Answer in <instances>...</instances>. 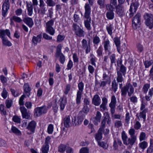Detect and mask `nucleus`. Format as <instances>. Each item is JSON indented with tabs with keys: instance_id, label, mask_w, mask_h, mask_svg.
Here are the masks:
<instances>
[{
	"instance_id": "nucleus-1",
	"label": "nucleus",
	"mask_w": 153,
	"mask_h": 153,
	"mask_svg": "<svg viewBox=\"0 0 153 153\" xmlns=\"http://www.w3.org/2000/svg\"><path fill=\"white\" fill-rule=\"evenodd\" d=\"M106 122L107 124L110 126L111 124V119L108 113L106 114L105 117H103V119L101 121V126L97 133L95 135V138L97 142L100 141L102 138V133L105 127V124Z\"/></svg>"
},
{
	"instance_id": "nucleus-2",
	"label": "nucleus",
	"mask_w": 153,
	"mask_h": 153,
	"mask_svg": "<svg viewBox=\"0 0 153 153\" xmlns=\"http://www.w3.org/2000/svg\"><path fill=\"white\" fill-rule=\"evenodd\" d=\"M119 85V88L121 90L122 96L125 97L127 93L128 96L131 97L134 93V88L130 83H127L123 86L122 83H120Z\"/></svg>"
},
{
	"instance_id": "nucleus-3",
	"label": "nucleus",
	"mask_w": 153,
	"mask_h": 153,
	"mask_svg": "<svg viewBox=\"0 0 153 153\" xmlns=\"http://www.w3.org/2000/svg\"><path fill=\"white\" fill-rule=\"evenodd\" d=\"M79 90L77 91L76 98V104L74 103V106L75 108H79V105L81 102V99L84 89V83L82 82H79L78 85Z\"/></svg>"
},
{
	"instance_id": "nucleus-4",
	"label": "nucleus",
	"mask_w": 153,
	"mask_h": 153,
	"mask_svg": "<svg viewBox=\"0 0 153 153\" xmlns=\"http://www.w3.org/2000/svg\"><path fill=\"white\" fill-rule=\"evenodd\" d=\"M91 10L89 6H85L84 17L86 20H84V23L85 27L88 30H90L91 29L90 24L91 20V18L90 17Z\"/></svg>"
},
{
	"instance_id": "nucleus-5",
	"label": "nucleus",
	"mask_w": 153,
	"mask_h": 153,
	"mask_svg": "<svg viewBox=\"0 0 153 153\" xmlns=\"http://www.w3.org/2000/svg\"><path fill=\"white\" fill-rule=\"evenodd\" d=\"M117 80L118 82H122L124 80L123 76H125L126 73V68L123 65H121L120 66V69L118 70L117 69Z\"/></svg>"
},
{
	"instance_id": "nucleus-6",
	"label": "nucleus",
	"mask_w": 153,
	"mask_h": 153,
	"mask_svg": "<svg viewBox=\"0 0 153 153\" xmlns=\"http://www.w3.org/2000/svg\"><path fill=\"white\" fill-rule=\"evenodd\" d=\"M62 46L61 44H59L57 47L55 56L56 58L59 57V60L62 64L65 62V56L61 52Z\"/></svg>"
},
{
	"instance_id": "nucleus-7",
	"label": "nucleus",
	"mask_w": 153,
	"mask_h": 153,
	"mask_svg": "<svg viewBox=\"0 0 153 153\" xmlns=\"http://www.w3.org/2000/svg\"><path fill=\"white\" fill-rule=\"evenodd\" d=\"M121 136L123 143L126 145L130 144L132 146L135 143L136 140L134 137L128 138L125 134L124 131H123L121 133Z\"/></svg>"
},
{
	"instance_id": "nucleus-8",
	"label": "nucleus",
	"mask_w": 153,
	"mask_h": 153,
	"mask_svg": "<svg viewBox=\"0 0 153 153\" xmlns=\"http://www.w3.org/2000/svg\"><path fill=\"white\" fill-rule=\"evenodd\" d=\"M144 18L145 20V23L150 29L153 27V16L151 13H146L144 16Z\"/></svg>"
},
{
	"instance_id": "nucleus-9",
	"label": "nucleus",
	"mask_w": 153,
	"mask_h": 153,
	"mask_svg": "<svg viewBox=\"0 0 153 153\" xmlns=\"http://www.w3.org/2000/svg\"><path fill=\"white\" fill-rule=\"evenodd\" d=\"M72 30L75 34L79 37H83L85 35V32L82 28H81L76 24L73 23L72 25Z\"/></svg>"
},
{
	"instance_id": "nucleus-10",
	"label": "nucleus",
	"mask_w": 153,
	"mask_h": 153,
	"mask_svg": "<svg viewBox=\"0 0 153 153\" xmlns=\"http://www.w3.org/2000/svg\"><path fill=\"white\" fill-rule=\"evenodd\" d=\"M141 19V15L137 13L132 19V27L134 29H137L140 27Z\"/></svg>"
},
{
	"instance_id": "nucleus-11",
	"label": "nucleus",
	"mask_w": 153,
	"mask_h": 153,
	"mask_svg": "<svg viewBox=\"0 0 153 153\" xmlns=\"http://www.w3.org/2000/svg\"><path fill=\"white\" fill-rule=\"evenodd\" d=\"M34 115L36 117L40 116L43 114L47 112V107L45 105L36 108L34 110Z\"/></svg>"
},
{
	"instance_id": "nucleus-12",
	"label": "nucleus",
	"mask_w": 153,
	"mask_h": 153,
	"mask_svg": "<svg viewBox=\"0 0 153 153\" xmlns=\"http://www.w3.org/2000/svg\"><path fill=\"white\" fill-rule=\"evenodd\" d=\"M85 115L82 111L79 112L76 118H75L73 124L75 126L79 125L82 123L85 118Z\"/></svg>"
},
{
	"instance_id": "nucleus-13",
	"label": "nucleus",
	"mask_w": 153,
	"mask_h": 153,
	"mask_svg": "<svg viewBox=\"0 0 153 153\" xmlns=\"http://www.w3.org/2000/svg\"><path fill=\"white\" fill-rule=\"evenodd\" d=\"M10 8V3L9 0H5L2 6V15L3 16L5 17L8 10Z\"/></svg>"
},
{
	"instance_id": "nucleus-14",
	"label": "nucleus",
	"mask_w": 153,
	"mask_h": 153,
	"mask_svg": "<svg viewBox=\"0 0 153 153\" xmlns=\"http://www.w3.org/2000/svg\"><path fill=\"white\" fill-rule=\"evenodd\" d=\"M104 51L105 53L107 54L108 55H110L111 52L110 51V42L108 39H107L105 40L103 43Z\"/></svg>"
},
{
	"instance_id": "nucleus-15",
	"label": "nucleus",
	"mask_w": 153,
	"mask_h": 153,
	"mask_svg": "<svg viewBox=\"0 0 153 153\" xmlns=\"http://www.w3.org/2000/svg\"><path fill=\"white\" fill-rule=\"evenodd\" d=\"M82 48L85 50V53L87 54L89 53L91 51V46L90 42L88 43L87 40L83 39L82 41Z\"/></svg>"
},
{
	"instance_id": "nucleus-16",
	"label": "nucleus",
	"mask_w": 153,
	"mask_h": 153,
	"mask_svg": "<svg viewBox=\"0 0 153 153\" xmlns=\"http://www.w3.org/2000/svg\"><path fill=\"white\" fill-rule=\"evenodd\" d=\"M20 110L23 118L29 119L30 118V113L29 111H27V109L25 107H21Z\"/></svg>"
},
{
	"instance_id": "nucleus-17",
	"label": "nucleus",
	"mask_w": 153,
	"mask_h": 153,
	"mask_svg": "<svg viewBox=\"0 0 153 153\" xmlns=\"http://www.w3.org/2000/svg\"><path fill=\"white\" fill-rule=\"evenodd\" d=\"M116 12L120 16H123L125 14L124 7L121 4H118L116 7Z\"/></svg>"
},
{
	"instance_id": "nucleus-18",
	"label": "nucleus",
	"mask_w": 153,
	"mask_h": 153,
	"mask_svg": "<svg viewBox=\"0 0 153 153\" xmlns=\"http://www.w3.org/2000/svg\"><path fill=\"white\" fill-rule=\"evenodd\" d=\"M137 7L138 5L137 2L132 3L131 4L129 9L130 13L129 15L130 17H131L133 16V14L136 12Z\"/></svg>"
},
{
	"instance_id": "nucleus-19",
	"label": "nucleus",
	"mask_w": 153,
	"mask_h": 153,
	"mask_svg": "<svg viewBox=\"0 0 153 153\" xmlns=\"http://www.w3.org/2000/svg\"><path fill=\"white\" fill-rule=\"evenodd\" d=\"M101 102V99L99 96L96 94L94 96L92 100V103L94 105L99 106Z\"/></svg>"
},
{
	"instance_id": "nucleus-20",
	"label": "nucleus",
	"mask_w": 153,
	"mask_h": 153,
	"mask_svg": "<svg viewBox=\"0 0 153 153\" xmlns=\"http://www.w3.org/2000/svg\"><path fill=\"white\" fill-rule=\"evenodd\" d=\"M36 125V123L35 121H32L28 123L27 128L32 133H33L34 132Z\"/></svg>"
},
{
	"instance_id": "nucleus-21",
	"label": "nucleus",
	"mask_w": 153,
	"mask_h": 153,
	"mask_svg": "<svg viewBox=\"0 0 153 153\" xmlns=\"http://www.w3.org/2000/svg\"><path fill=\"white\" fill-rule=\"evenodd\" d=\"M6 35L10 37V30L7 29L0 30V37L1 38H5V36Z\"/></svg>"
},
{
	"instance_id": "nucleus-22",
	"label": "nucleus",
	"mask_w": 153,
	"mask_h": 153,
	"mask_svg": "<svg viewBox=\"0 0 153 153\" xmlns=\"http://www.w3.org/2000/svg\"><path fill=\"white\" fill-rule=\"evenodd\" d=\"M64 124V126L66 128H69L71 125V121L70 117L69 116H66L64 118L62 124Z\"/></svg>"
},
{
	"instance_id": "nucleus-23",
	"label": "nucleus",
	"mask_w": 153,
	"mask_h": 153,
	"mask_svg": "<svg viewBox=\"0 0 153 153\" xmlns=\"http://www.w3.org/2000/svg\"><path fill=\"white\" fill-rule=\"evenodd\" d=\"M39 3V6L41 8L40 10H39V12H40L41 13L44 14H45V12L47 10L45 7V4L44 2V0H40Z\"/></svg>"
},
{
	"instance_id": "nucleus-24",
	"label": "nucleus",
	"mask_w": 153,
	"mask_h": 153,
	"mask_svg": "<svg viewBox=\"0 0 153 153\" xmlns=\"http://www.w3.org/2000/svg\"><path fill=\"white\" fill-rule=\"evenodd\" d=\"M27 8V14L28 16H31L33 13V7L31 2L30 3L26 2Z\"/></svg>"
},
{
	"instance_id": "nucleus-25",
	"label": "nucleus",
	"mask_w": 153,
	"mask_h": 153,
	"mask_svg": "<svg viewBox=\"0 0 153 153\" xmlns=\"http://www.w3.org/2000/svg\"><path fill=\"white\" fill-rule=\"evenodd\" d=\"M23 21L30 27H32L34 23L33 19L30 18H25L23 19Z\"/></svg>"
},
{
	"instance_id": "nucleus-26",
	"label": "nucleus",
	"mask_w": 153,
	"mask_h": 153,
	"mask_svg": "<svg viewBox=\"0 0 153 153\" xmlns=\"http://www.w3.org/2000/svg\"><path fill=\"white\" fill-rule=\"evenodd\" d=\"M42 37L41 34L39 35L36 36H33L32 40V42L35 45H36L38 42L41 41Z\"/></svg>"
},
{
	"instance_id": "nucleus-27",
	"label": "nucleus",
	"mask_w": 153,
	"mask_h": 153,
	"mask_svg": "<svg viewBox=\"0 0 153 153\" xmlns=\"http://www.w3.org/2000/svg\"><path fill=\"white\" fill-rule=\"evenodd\" d=\"M93 41L95 48H97V45L100 42V38L98 36H96L93 37Z\"/></svg>"
},
{
	"instance_id": "nucleus-28",
	"label": "nucleus",
	"mask_w": 153,
	"mask_h": 153,
	"mask_svg": "<svg viewBox=\"0 0 153 153\" xmlns=\"http://www.w3.org/2000/svg\"><path fill=\"white\" fill-rule=\"evenodd\" d=\"M47 139L48 137H46L45 144L43 145L41 149L42 152L41 153H48V144L47 142Z\"/></svg>"
},
{
	"instance_id": "nucleus-29",
	"label": "nucleus",
	"mask_w": 153,
	"mask_h": 153,
	"mask_svg": "<svg viewBox=\"0 0 153 153\" xmlns=\"http://www.w3.org/2000/svg\"><path fill=\"white\" fill-rule=\"evenodd\" d=\"M106 29L108 34L111 36L112 34V31L114 29V26L112 24H109L106 27Z\"/></svg>"
},
{
	"instance_id": "nucleus-30",
	"label": "nucleus",
	"mask_w": 153,
	"mask_h": 153,
	"mask_svg": "<svg viewBox=\"0 0 153 153\" xmlns=\"http://www.w3.org/2000/svg\"><path fill=\"white\" fill-rule=\"evenodd\" d=\"M1 39H2V43L4 45L9 47L11 46L12 45L11 43L7 38H4Z\"/></svg>"
},
{
	"instance_id": "nucleus-31",
	"label": "nucleus",
	"mask_w": 153,
	"mask_h": 153,
	"mask_svg": "<svg viewBox=\"0 0 153 153\" xmlns=\"http://www.w3.org/2000/svg\"><path fill=\"white\" fill-rule=\"evenodd\" d=\"M106 16L108 19H113L114 17V13L113 11H108L106 13Z\"/></svg>"
},
{
	"instance_id": "nucleus-32",
	"label": "nucleus",
	"mask_w": 153,
	"mask_h": 153,
	"mask_svg": "<svg viewBox=\"0 0 153 153\" xmlns=\"http://www.w3.org/2000/svg\"><path fill=\"white\" fill-rule=\"evenodd\" d=\"M11 131L13 133L18 135H20L21 134V131L16 127L12 126L11 128Z\"/></svg>"
},
{
	"instance_id": "nucleus-33",
	"label": "nucleus",
	"mask_w": 153,
	"mask_h": 153,
	"mask_svg": "<svg viewBox=\"0 0 153 153\" xmlns=\"http://www.w3.org/2000/svg\"><path fill=\"white\" fill-rule=\"evenodd\" d=\"M60 109L61 110H63L65 107V105L66 103L65 100H64L63 98H62L60 100Z\"/></svg>"
},
{
	"instance_id": "nucleus-34",
	"label": "nucleus",
	"mask_w": 153,
	"mask_h": 153,
	"mask_svg": "<svg viewBox=\"0 0 153 153\" xmlns=\"http://www.w3.org/2000/svg\"><path fill=\"white\" fill-rule=\"evenodd\" d=\"M90 56L91 58L90 59V61L91 62V64L92 65L96 67V64L95 62H96V57L92 54H90Z\"/></svg>"
},
{
	"instance_id": "nucleus-35",
	"label": "nucleus",
	"mask_w": 153,
	"mask_h": 153,
	"mask_svg": "<svg viewBox=\"0 0 153 153\" xmlns=\"http://www.w3.org/2000/svg\"><path fill=\"white\" fill-rule=\"evenodd\" d=\"M118 85L115 80H114L112 82L111 84V87L112 90L114 92H115L118 89Z\"/></svg>"
},
{
	"instance_id": "nucleus-36",
	"label": "nucleus",
	"mask_w": 153,
	"mask_h": 153,
	"mask_svg": "<svg viewBox=\"0 0 153 153\" xmlns=\"http://www.w3.org/2000/svg\"><path fill=\"white\" fill-rule=\"evenodd\" d=\"M66 147L67 146L65 144H60L58 147V151L60 152H64L65 150Z\"/></svg>"
},
{
	"instance_id": "nucleus-37",
	"label": "nucleus",
	"mask_w": 153,
	"mask_h": 153,
	"mask_svg": "<svg viewBox=\"0 0 153 153\" xmlns=\"http://www.w3.org/2000/svg\"><path fill=\"white\" fill-rule=\"evenodd\" d=\"M150 86V84H149L146 83L144 85L142 88V91L144 94H146L147 93Z\"/></svg>"
},
{
	"instance_id": "nucleus-38",
	"label": "nucleus",
	"mask_w": 153,
	"mask_h": 153,
	"mask_svg": "<svg viewBox=\"0 0 153 153\" xmlns=\"http://www.w3.org/2000/svg\"><path fill=\"white\" fill-rule=\"evenodd\" d=\"M147 109H145L144 110L140 113V116L141 118H142L145 121L146 118V113L147 112Z\"/></svg>"
},
{
	"instance_id": "nucleus-39",
	"label": "nucleus",
	"mask_w": 153,
	"mask_h": 153,
	"mask_svg": "<svg viewBox=\"0 0 153 153\" xmlns=\"http://www.w3.org/2000/svg\"><path fill=\"white\" fill-rule=\"evenodd\" d=\"M102 78L103 80L108 82V84H110L111 81L110 77L106 74H104L103 75Z\"/></svg>"
},
{
	"instance_id": "nucleus-40",
	"label": "nucleus",
	"mask_w": 153,
	"mask_h": 153,
	"mask_svg": "<svg viewBox=\"0 0 153 153\" xmlns=\"http://www.w3.org/2000/svg\"><path fill=\"white\" fill-rule=\"evenodd\" d=\"M123 125L122 121L121 120H116L114 123V127L117 128H118L122 127Z\"/></svg>"
},
{
	"instance_id": "nucleus-41",
	"label": "nucleus",
	"mask_w": 153,
	"mask_h": 153,
	"mask_svg": "<svg viewBox=\"0 0 153 153\" xmlns=\"http://www.w3.org/2000/svg\"><path fill=\"white\" fill-rule=\"evenodd\" d=\"M102 51L103 48L102 46L101 45L99 47L96 51L98 57H100L102 56Z\"/></svg>"
},
{
	"instance_id": "nucleus-42",
	"label": "nucleus",
	"mask_w": 153,
	"mask_h": 153,
	"mask_svg": "<svg viewBox=\"0 0 153 153\" xmlns=\"http://www.w3.org/2000/svg\"><path fill=\"white\" fill-rule=\"evenodd\" d=\"M117 102L116 98L114 95L112 96L111 97V102L109 105V106H116Z\"/></svg>"
},
{
	"instance_id": "nucleus-43",
	"label": "nucleus",
	"mask_w": 153,
	"mask_h": 153,
	"mask_svg": "<svg viewBox=\"0 0 153 153\" xmlns=\"http://www.w3.org/2000/svg\"><path fill=\"white\" fill-rule=\"evenodd\" d=\"M13 101L11 99H7L5 102L7 108H10L12 105Z\"/></svg>"
},
{
	"instance_id": "nucleus-44",
	"label": "nucleus",
	"mask_w": 153,
	"mask_h": 153,
	"mask_svg": "<svg viewBox=\"0 0 153 153\" xmlns=\"http://www.w3.org/2000/svg\"><path fill=\"white\" fill-rule=\"evenodd\" d=\"M0 111L1 114L2 115H5L6 114V111L5 107L4 105L1 104L0 105Z\"/></svg>"
},
{
	"instance_id": "nucleus-45",
	"label": "nucleus",
	"mask_w": 153,
	"mask_h": 153,
	"mask_svg": "<svg viewBox=\"0 0 153 153\" xmlns=\"http://www.w3.org/2000/svg\"><path fill=\"white\" fill-rule=\"evenodd\" d=\"M101 117L102 115L100 112L99 111H97V112L95 119L97 122L100 123V121Z\"/></svg>"
},
{
	"instance_id": "nucleus-46",
	"label": "nucleus",
	"mask_w": 153,
	"mask_h": 153,
	"mask_svg": "<svg viewBox=\"0 0 153 153\" xmlns=\"http://www.w3.org/2000/svg\"><path fill=\"white\" fill-rule=\"evenodd\" d=\"M116 7L114 5H112L111 4H108L106 5V8L107 10L108 11H113L114 10Z\"/></svg>"
},
{
	"instance_id": "nucleus-47",
	"label": "nucleus",
	"mask_w": 153,
	"mask_h": 153,
	"mask_svg": "<svg viewBox=\"0 0 153 153\" xmlns=\"http://www.w3.org/2000/svg\"><path fill=\"white\" fill-rule=\"evenodd\" d=\"M12 19L15 22L20 23L22 22V19L19 17L15 15L12 17Z\"/></svg>"
},
{
	"instance_id": "nucleus-48",
	"label": "nucleus",
	"mask_w": 153,
	"mask_h": 153,
	"mask_svg": "<svg viewBox=\"0 0 153 153\" xmlns=\"http://www.w3.org/2000/svg\"><path fill=\"white\" fill-rule=\"evenodd\" d=\"M148 143L145 141H143V142L140 143L139 144V146L140 148L144 149L146 148L147 146Z\"/></svg>"
},
{
	"instance_id": "nucleus-49",
	"label": "nucleus",
	"mask_w": 153,
	"mask_h": 153,
	"mask_svg": "<svg viewBox=\"0 0 153 153\" xmlns=\"http://www.w3.org/2000/svg\"><path fill=\"white\" fill-rule=\"evenodd\" d=\"M111 61V66L113 64L115 63V55L114 54H112L109 57Z\"/></svg>"
},
{
	"instance_id": "nucleus-50",
	"label": "nucleus",
	"mask_w": 153,
	"mask_h": 153,
	"mask_svg": "<svg viewBox=\"0 0 153 153\" xmlns=\"http://www.w3.org/2000/svg\"><path fill=\"white\" fill-rule=\"evenodd\" d=\"M65 36L59 35L57 37V41L58 42H62L65 39Z\"/></svg>"
},
{
	"instance_id": "nucleus-51",
	"label": "nucleus",
	"mask_w": 153,
	"mask_h": 153,
	"mask_svg": "<svg viewBox=\"0 0 153 153\" xmlns=\"http://www.w3.org/2000/svg\"><path fill=\"white\" fill-rule=\"evenodd\" d=\"M113 40L116 47H117L118 46L120 45V39L117 37H115Z\"/></svg>"
},
{
	"instance_id": "nucleus-52",
	"label": "nucleus",
	"mask_w": 153,
	"mask_h": 153,
	"mask_svg": "<svg viewBox=\"0 0 153 153\" xmlns=\"http://www.w3.org/2000/svg\"><path fill=\"white\" fill-rule=\"evenodd\" d=\"M97 3L100 6V8H102L105 7V0H98Z\"/></svg>"
},
{
	"instance_id": "nucleus-53",
	"label": "nucleus",
	"mask_w": 153,
	"mask_h": 153,
	"mask_svg": "<svg viewBox=\"0 0 153 153\" xmlns=\"http://www.w3.org/2000/svg\"><path fill=\"white\" fill-rule=\"evenodd\" d=\"M80 153H89V149L86 147H82L80 150Z\"/></svg>"
},
{
	"instance_id": "nucleus-54",
	"label": "nucleus",
	"mask_w": 153,
	"mask_h": 153,
	"mask_svg": "<svg viewBox=\"0 0 153 153\" xmlns=\"http://www.w3.org/2000/svg\"><path fill=\"white\" fill-rule=\"evenodd\" d=\"M25 97L26 96L25 95H23L20 97L19 101V103L20 105H24L25 102L24 101V100Z\"/></svg>"
},
{
	"instance_id": "nucleus-55",
	"label": "nucleus",
	"mask_w": 153,
	"mask_h": 153,
	"mask_svg": "<svg viewBox=\"0 0 153 153\" xmlns=\"http://www.w3.org/2000/svg\"><path fill=\"white\" fill-rule=\"evenodd\" d=\"M99 145L104 149H107L108 148V145L106 143L104 142L99 143Z\"/></svg>"
},
{
	"instance_id": "nucleus-56",
	"label": "nucleus",
	"mask_w": 153,
	"mask_h": 153,
	"mask_svg": "<svg viewBox=\"0 0 153 153\" xmlns=\"http://www.w3.org/2000/svg\"><path fill=\"white\" fill-rule=\"evenodd\" d=\"M24 90L26 92L28 93L30 91V89L27 83H25L24 85Z\"/></svg>"
},
{
	"instance_id": "nucleus-57",
	"label": "nucleus",
	"mask_w": 153,
	"mask_h": 153,
	"mask_svg": "<svg viewBox=\"0 0 153 153\" xmlns=\"http://www.w3.org/2000/svg\"><path fill=\"white\" fill-rule=\"evenodd\" d=\"M129 133L131 136V137H134L135 138V139H136V137L134 135L135 134V130L134 129H130L129 131Z\"/></svg>"
},
{
	"instance_id": "nucleus-58",
	"label": "nucleus",
	"mask_w": 153,
	"mask_h": 153,
	"mask_svg": "<svg viewBox=\"0 0 153 153\" xmlns=\"http://www.w3.org/2000/svg\"><path fill=\"white\" fill-rule=\"evenodd\" d=\"M15 122L19 123L21 122V118L19 117L14 116L12 119Z\"/></svg>"
},
{
	"instance_id": "nucleus-59",
	"label": "nucleus",
	"mask_w": 153,
	"mask_h": 153,
	"mask_svg": "<svg viewBox=\"0 0 153 153\" xmlns=\"http://www.w3.org/2000/svg\"><path fill=\"white\" fill-rule=\"evenodd\" d=\"M89 108L88 106L84 105L82 109V111L84 113L87 114L89 112Z\"/></svg>"
},
{
	"instance_id": "nucleus-60",
	"label": "nucleus",
	"mask_w": 153,
	"mask_h": 153,
	"mask_svg": "<svg viewBox=\"0 0 153 153\" xmlns=\"http://www.w3.org/2000/svg\"><path fill=\"white\" fill-rule=\"evenodd\" d=\"M73 66V63L71 59H70L67 65V69L68 70H71Z\"/></svg>"
},
{
	"instance_id": "nucleus-61",
	"label": "nucleus",
	"mask_w": 153,
	"mask_h": 153,
	"mask_svg": "<svg viewBox=\"0 0 153 153\" xmlns=\"http://www.w3.org/2000/svg\"><path fill=\"white\" fill-rule=\"evenodd\" d=\"M130 100L131 102L135 103L137 102V98L135 96H133L130 97Z\"/></svg>"
},
{
	"instance_id": "nucleus-62",
	"label": "nucleus",
	"mask_w": 153,
	"mask_h": 153,
	"mask_svg": "<svg viewBox=\"0 0 153 153\" xmlns=\"http://www.w3.org/2000/svg\"><path fill=\"white\" fill-rule=\"evenodd\" d=\"M7 92L6 91L5 88H3V91L1 93V96L4 99H5L7 97Z\"/></svg>"
},
{
	"instance_id": "nucleus-63",
	"label": "nucleus",
	"mask_w": 153,
	"mask_h": 153,
	"mask_svg": "<svg viewBox=\"0 0 153 153\" xmlns=\"http://www.w3.org/2000/svg\"><path fill=\"white\" fill-rule=\"evenodd\" d=\"M152 61H146L144 62V65L146 68H147L149 67L152 65Z\"/></svg>"
},
{
	"instance_id": "nucleus-64",
	"label": "nucleus",
	"mask_w": 153,
	"mask_h": 153,
	"mask_svg": "<svg viewBox=\"0 0 153 153\" xmlns=\"http://www.w3.org/2000/svg\"><path fill=\"white\" fill-rule=\"evenodd\" d=\"M88 69L90 74H93L94 72V68L91 65H88Z\"/></svg>"
}]
</instances>
